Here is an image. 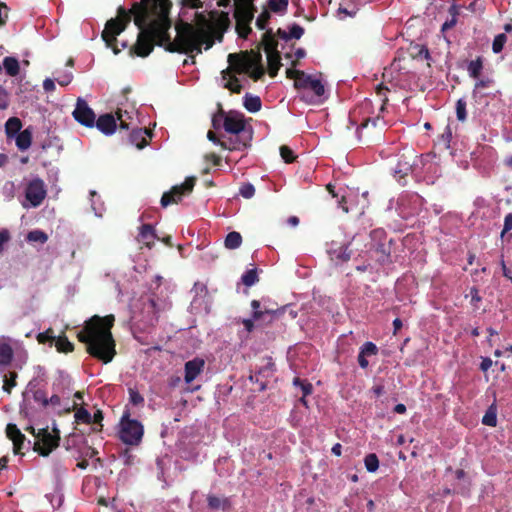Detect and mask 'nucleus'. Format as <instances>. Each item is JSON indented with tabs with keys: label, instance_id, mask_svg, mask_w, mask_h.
<instances>
[{
	"label": "nucleus",
	"instance_id": "nucleus-1",
	"mask_svg": "<svg viewBox=\"0 0 512 512\" xmlns=\"http://www.w3.org/2000/svg\"><path fill=\"white\" fill-rule=\"evenodd\" d=\"M171 6L170 0H142L134 3L129 10L119 6L117 16L106 22L101 34L102 39L114 54L120 53L116 37L126 29L131 17L134 16V24L138 27L139 33L129 54L145 58L154 50L155 45L163 46L167 51L169 44L175 43L169 35Z\"/></svg>",
	"mask_w": 512,
	"mask_h": 512
},
{
	"label": "nucleus",
	"instance_id": "nucleus-2",
	"mask_svg": "<svg viewBox=\"0 0 512 512\" xmlns=\"http://www.w3.org/2000/svg\"><path fill=\"white\" fill-rule=\"evenodd\" d=\"M114 322L112 314L104 317L94 315L77 334L78 340L86 344L87 352L104 364L110 363L116 355V344L111 332Z\"/></svg>",
	"mask_w": 512,
	"mask_h": 512
},
{
	"label": "nucleus",
	"instance_id": "nucleus-3",
	"mask_svg": "<svg viewBox=\"0 0 512 512\" xmlns=\"http://www.w3.org/2000/svg\"><path fill=\"white\" fill-rule=\"evenodd\" d=\"M212 34V31H194L192 26L187 24L178 33L175 43L169 44L167 51L185 54L196 52L199 54L202 52V45H205V49H210L214 45Z\"/></svg>",
	"mask_w": 512,
	"mask_h": 512
},
{
	"label": "nucleus",
	"instance_id": "nucleus-4",
	"mask_svg": "<svg viewBox=\"0 0 512 512\" xmlns=\"http://www.w3.org/2000/svg\"><path fill=\"white\" fill-rule=\"evenodd\" d=\"M129 409H125L119 422V439L126 445L137 446L144 434V427L140 421L130 418Z\"/></svg>",
	"mask_w": 512,
	"mask_h": 512
},
{
	"label": "nucleus",
	"instance_id": "nucleus-5",
	"mask_svg": "<svg viewBox=\"0 0 512 512\" xmlns=\"http://www.w3.org/2000/svg\"><path fill=\"white\" fill-rule=\"evenodd\" d=\"M370 251L380 264L391 262V244L392 239H388L384 229H374L370 233Z\"/></svg>",
	"mask_w": 512,
	"mask_h": 512
},
{
	"label": "nucleus",
	"instance_id": "nucleus-6",
	"mask_svg": "<svg viewBox=\"0 0 512 512\" xmlns=\"http://www.w3.org/2000/svg\"><path fill=\"white\" fill-rule=\"evenodd\" d=\"M60 432L57 428L51 433L48 428L39 429L36 434V441L33 450L40 456L47 457L54 449L59 446Z\"/></svg>",
	"mask_w": 512,
	"mask_h": 512
},
{
	"label": "nucleus",
	"instance_id": "nucleus-7",
	"mask_svg": "<svg viewBox=\"0 0 512 512\" xmlns=\"http://www.w3.org/2000/svg\"><path fill=\"white\" fill-rule=\"evenodd\" d=\"M196 183L195 177H188L181 185H175L170 191L163 193L161 197V206L167 207L170 204H178L184 195L192 192Z\"/></svg>",
	"mask_w": 512,
	"mask_h": 512
},
{
	"label": "nucleus",
	"instance_id": "nucleus-8",
	"mask_svg": "<svg viewBox=\"0 0 512 512\" xmlns=\"http://www.w3.org/2000/svg\"><path fill=\"white\" fill-rule=\"evenodd\" d=\"M47 190L45 183L40 178L32 179L26 186L25 197L32 207H38L46 198Z\"/></svg>",
	"mask_w": 512,
	"mask_h": 512
},
{
	"label": "nucleus",
	"instance_id": "nucleus-9",
	"mask_svg": "<svg viewBox=\"0 0 512 512\" xmlns=\"http://www.w3.org/2000/svg\"><path fill=\"white\" fill-rule=\"evenodd\" d=\"M74 119L81 125L92 128L95 125L96 115L87 102L78 98L74 111L72 112Z\"/></svg>",
	"mask_w": 512,
	"mask_h": 512
},
{
	"label": "nucleus",
	"instance_id": "nucleus-10",
	"mask_svg": "<svg viewBox=\"0 0 512 512\" xmlns=\"http://www.w3.org/2000/svg\"><path fill=\"white\" fill-rule=\"evenodd\" d=\"M295 88L298 90L303 89L313 92V95L308 100L311 103L314 102V97L320 98L325 93V87L321 80L316 79L313 76L308 75L306 73L303 75L302 78H299V80L297 81V86H295Z\"/></svg>",
	"mask_w": 512,
	"mask_h": 512
},
{
	"label": "nucleus",
	"instance_id": "nucleus-11",
	"mask_svg": "<svg viewBox=\"0 0 512 512\" xmlns=\"http://www.w3.org/2000/svg\"><path fill=\"white\" fill-rule=\"evenodd\" d=\"M253 54L245 51L241 53H230L228 55V63L231 69L237 74H242L250 71Z\"/></svg>",
	"mask_w": 512,
	"mask_h": 512
},
{
	"label": "nucleus",
	"instance_id": "nucleus-12",
	"mask_svg": "<svg viewBox=\"0 0 512 512\" xmlns=\"http://www.w3.org/2000/svg\"><path fill=\"white\" fill-rule=\"evenodd\" d=\"M244 115L237 111H229L224 118L223 128L227 133L240 134L245 131Z\"/></svg>",
	"mask_w": 512,
	"mask_h": 512
},
{
	"label": "nucleus",
	"instance_id": "nucleus-13",
	"mask_svg": "<svg viewBox=\"0 0 512 512\" xmlns=\"http://www.w3.org/2000/svg\"><path fill=\"white\" fill-rule=\"evenodd\" d=\"M255 11L253 2L235 3L234 17L237 24H251Z\"/></svg>",
	"mask_w": 512,
	"mask_h": 512
},
{
	"label": "nucleus",
	"instance_id": "nucleus-14",
	"mask_svg": "<svg viewBox=\"0 0 512 512\" xmlns=\"http://www.w3.org/2000/svg\"><path fill=\"white\" fill-rule=\"evenodd\" d=\"M212 23V32H218L220 34L219 41L222 40L223 32L228 28L230 24L229 16L227 12L213 10L209 12Z\"/></svg>",
	"mask_w": 512,
	"mask_h": 512
},
{
	"label": "nucleus",
	"instance_id": "nucleus-15",
	"mask_svg": "<svg viewBox=\"0 0 512 512\" xmlns=\"http://www.w3.org/2000/svg\"><path fill=\"white\" fill-rule=\"evenodd\" d=\"M205 361L202 358L196 357L185 363L184 366V380L187 384L193 382L204 370Z\"/></svg>",
	"mask_w": 512,
	"mask_h": 512
},
{
	"label": "nucleus",
	"instance_id": "nucleus-16",
	"mask_svg": "<svg viewBox=\"0 0 512 512\" xmlns=\"http://www.w3.org/2000/svg\"><path fill=\"white\" fill-rule=\"evenodd\" d=\"M6 435L13 442V452L18 455L25 444L26 437L16 424L9 423L6 426Z\"/></svg>",
	"mask_w": 512,
	"mask_h": 512
},
{
	"label": "nucleus",
	"instance_id": "nucleus-17",
	"mask_svg": "<svg viewBox=\"0 0 512 512\" xmlns=\"http://www.w3.org/2000/svg\"><path fill=\"white\" fill-rule=\"evenodd\" d=\"M94 126H96L97 129L101 131L103 134L112 135L117 128V122L112 114L106 113L100 115L97 120L95 119Z\"/></svg>",
	"mask_w": 512,
	"mask_h": 512
},
{
	"label": "nucleus",
	"instance_id": "nucleus-18",
	"mask_svg": "<svg viewBox=\"0 0 512 512\" xmlns=\"http://www.w3.org/2000/svg\"><path fill=\"white\" fill-rule=\"evenodd\" d=\"M148 138H151V133L146 128H133L129 134V142L138 149H143L148 145Z\"/></svg>",
	"mask_w": 512,
	"mask_h": 512
},
{
	"label": "nucleus",
	"instance_id": "nucleus-19",
	"mask_svg": "<svg viewBox=\"0 0 512 512\" xmlns=\"http://www.w3.org/2000/svg\"><path fill=\"white\" fill-rule=\"evenodd\" d=\"M251 53L253 54V59L251 62V69L247 73L254 81H258L265 74V69L262 64V55L260 52H254L253 50Z\"/></svg>",
	"mask_w": 512,
	"mask_h": 512
},
{
	"label": "nucleus",
	"instance_id": "nucleus-20",
	"mask_svg": "<svg viewBox=\"0 0 512 512\" xmlns=\"http://www.w3.org/2000/svg\"><path fill=\"white\" fill-rule=\"evenodd\" d=\"M159 239L156 232L151 224H143L140 227L138 235V241L144 244L146 247L151 248L154 245V241Z\"/></svg>",
	"mask_w": 512,
	"mask_h": 512
},
{
	"label": "nucleus",
	"instance_id": "nucleus-21",
	"mask_svg": "<svg viewBox=\"0 0 512 512\" xmlns=\"http://www.w3.org/2000/svg\"><path fill=\"white\" fill-rule=\"evenodd\" d=\"M252 307V318L256 321H259L261 318H269V322H273V320L278 316V310H264L260 309L261 304L258 300L251 301Z\"/></svg>",
	"mask_w": 512,
	"mask_h": 512
},
{
	"label": "nucleus",
	"instance_id": "nucleus-22",
	"mask_svg": "<svg viewBox=\"0 0 512 512\" xmlns=\"http://www.w3.org/2000/svg\"><path fill=\"white\" fill-rule=\"evenodd\" d=\"M252 307V318L256 321H259L261 318H269V322H273V320L278 316V310H264L260 309L261 304L258 300L251 301Z\"/></svg>",
	"mask_w": 512,
	"mask_h": 512
},
{
	"label": "nucleus",
	"instance_id": "nucleus-23",
	"mask_svg": "<svg viewBox=\"0 0 512 512\" xmlns=\"http://www.w3.org/2000/svg\"><path fill=\"white\" fill-rule=\"evenodd\" d=\"M264 51L268 53H278V41L275 39L272 29H267L263 34L261 42Z\"/></svg>",
	"mask_w": 512,
	"mask_h": 512
},
{
	"label": "nucleus",
	"instance_id": "nucleus-24",
	"mask_svg": "<svg viewBox=\"0 0 512 512\" xmlns=\"http://www.w3.org/2000/svg\"><path fill=\"white\" fill-rule=\"evenodd\" d=\"M370 125L374 129L379 127V132H381L383 130L385 122H384V120L382 118H380V116H377L375 118H366V119H364L362 121V123L357 127V136H358L359 140H361V138H362V131L364 129H368L370 127Z\"/></svg>",
	"mask_w": 512,
	"mask_h": 512
},
{
	"label": "nucleus",
	"instance_id": "nucleus-25",
	"mask_svg": "<svg viewBox=\"0 0 512 512\" xmlns=\"http://www.w3.org/2000/svg\"><path fill=\"white\" fill-rule=\"evenodd\" d=\"M359 9L360 7L356 0H342L339 4L338 13L354 17L358 13Z\"/></svg>",
	"mask_w": 512,
	"mask_h": 512
},
{
	"label": "nucleus",
	"instance_id": "nucleus-26",
	"mask_svg": "<svg viewBox=\"0 0 512 512\" xmlns=\"http://www.w3.org/2000/svg\"><path fill=\"white\" fill-rule=\"evenodd\" d=\"M32 144V132L27 128L16 136V146L20 151L27 150Z\"/></svg>",
	"mask_w": 512,
	"mask_h": 512
},
{
	"label": "nucleus",
	"instance_id": "nucleus-27",
	"mask_svg": "<svg viewBox=\"0 0 512 512\" xmlns=\"http://www.w3.org/2000/svg\"><path fill=\"white\" fill-rule=\"evenodd\" d=\"M243 105L247 111L251 113H256L260 111L262 107V102L259 96H253L249 93H246V95L243 98Z\"/></svg>",
	"mask_w": 512,
	"mask_h": 512
},
{
	"label": "nucleus",
	"instance_id": "nucleus-28",
	"mask_svg": "<svg viewBox=\"0 0 512 512\" xmlns=\"http://www.w3.org/2000/svg\"><path fill=\"white\" fill-rule=\"evenodd\" d=\"M267 62H268V73L270 77H275L281 67V57L280 53H268L267 54Z\"/></svg>",
	"mask_w": 512,
	"mask_h": 512
},
{
	"label": "nucleus",
	"instance_id": "nucleus-29",
	"mask_svg": "<svg viewBox=\"0 0 512 512\" xmlns=\"http://www.w3.org/2000/svg\"><path fill=\"white\" fill-rule=\"evenodd\" d=\"M22 122L17 117L9 118L5 123V132L8 138H12L21 132Z\"/></svg>",
	"mask_w": 512,
	"mask_h": 512
},
{
	"label": "nucleus",
	"instance_id": "nucleus-30",
	"mask_svg": "<svg viewBox=\"0 0 512 512\" xmlns=\"http://www.w3.org/2000/svg\"><path fill=\"white\" fill-rule=\"evenodd\" d=\"M207 138L213 142L214 144L220 145L223 149L228 150H240V143L233 141L232 139L229 142L220 141L217 135L213 131H208Z\"/></svg>",
	"mask_w": 512,
	"mask_h": 512
},
{
	"label": "nucleus",
	"instance_id": "nucleus-31",
	"mask_svg": "<svg viewBox=\"0 0 512 512\" xmlns=\"http://www.w3.org/2000/svg\"><path fill=\"white\" fill-rule=\"evenodd\" d=\"M54 345L59 353H70L74 350V344L68 340L65 334L56 337Z\"/></svg>",
	"mask_w": 512,
	"mask_h": 512
},
{
	"label": "nucleus",
	"instance_id": "nucleus-32",
	"mask_svg": "<svg viewBox=\"0 0 512 512\" xmlns=\"http://www.w3.org/2000/svg\"><path fill=\"white\" fill-rule=\"evenodd\" d=\"M3 66L6 73L11 77L17 76L20 72L19 62L15 57H5L3 60Z\"/></svg>",
	"mask_w": 512,
	"mask_h": 512
},
{
	"label": "nucleus",
	"instance_id": "nucleus-33",
	"mask_svg": "<svg viewBox=\"0 0 512 512\" xmlns=\"http://www.w3.org/2000/svg\"><path fill=\"white\" fill-rule=\"evenodd\" d=\"M13 349L8 343H0V366H7L12 362Z\"/></svg>",
	"mask_w": 512,
	"mask_h": 512
},
{
	"label": "nucleus",
	"instance_id": "nucleus-34",
	"mask_svg": "<svg viewBox=\"0 0 512 512\" xmlns=\"http://www.w3.org/2000/svg\"><path fill=\"white\" fill-rule=\"evenodd\" d=\"M242 236L239 232L232 231L227 234L224 245L227 249L234 250L241 246Z\"/></svg>",
	"mask_w": 512,
	"mask_h": 512
},
{
	"label": "nucleus",
	"instance_id": "nucleus-35",
	"mask_svg": "<svg viewBox=\"0 0 512 512\" xmlns=\"http://www.w3.org/2000/svg\"><path fill=\"white\" fill-rule=\"evenodd\" d=\"M483 69L482 57H477L475 60H471L468 64L467 71L471 78L478 79Z\"/></svg>",
	"mask_w": 512,
	"mask_h": 512
},
{
	"label": "nucleus",
	"instance_id": "nucleus-36",
	"mask_svg": "<svg viewBox=\"0 0 512 512\" xmlns=\"http://www.w3.org/2000/svg\"><path fill=\"white\" fill-rule=\"evenodd\" d=\"M207 503H208V507L211 510H219V509L224 510L226 508V506L229 504V501L227 498H220L215 495H208Z\"/></svg>",
	"mask_w": 512,
	"mask_h": 512
},
{
	"label": "nucleus",
	"instance_id": "nucleus-37",
	"mask_svg": "<svg viewBox=\"0 0 512 512\" xmlns=\"http://www.w3.org/2000/svg\"><path fill=\"white\" fill-rule=\"evenodd\" d=\"M195 20L198 26L196 31H212L211 18H207L203 12L196 13Z\"/></svg>",
	"mask_w": 512,
	"mask_h": 512
},
{
	"label": "nucleus",
	"instance_id": "nucleus-38",
	"mask_svg": "<svg viewBox=\"0 0 512 512\" xmlns=\"http://www.w3.org/2000/svg\"><path fill=\"white\" fill-rule=\"evenodd\" d=\"M449 14H450L451 18L446 20L443 23V25L441 27V32H445V31L453 28L456 25V23H457V17L459 15V11H458V8L455 5L450 6Z\"/></svg>",
	"mask_w": 512,
	"mask_h": 512
},
{
	"label": "nucleus",
	"instance_id": "nucleus-39",
	"mask_svg": "<svg viewBox=\"0 0 512 512\" xmlns=\"http://www.w3.org/2000/svg\"><path fill=\"white\" fill-rule=\"evenodd\" d=\"M289 0H269L268 7L274 13L284 14L287 11Z\"/></svg>",
	"mask_w": 512,
	"mask_h": 512
},
{
	"label": "nucleus",
	"instance_id": "nucleus-40",
	"mask_svg": "<svg viewBox=\"0 0 512 512\" xmlns=\"http://www.w3.org/2000/svg\"><path fill=\"white\" fill-rule=\"evenodd\" d=\"M482 423L486 426L495 427L497 425V413L494 405L490 406L482 418Z\"/></svg>",
	"mask_w": 512,
	"mask_h": 512
},
{
	"label": "nucleus",
	"instance_id": "nucleus-41",
	"mask_svg": "<svg viewBox=\"0 0 512 512\" xmlns=\"http://www.w3.org/2000/svg\"><path fill=\"white\" fill-rule=\"evenodd\" d=\"M115 115L116 122H119L120 129H130V123L128 122V119H131V116L127 111H123L122 109L118 108L115 112Z\"/></svg>",
	"mask_w": 512,
	"mask_h": 512
},
{
	"label": "nucleus",
	"instance_id": "nucleus-42",
	"mask_svg": "<svg viewBox=\"0 0 512 512\" xmlns=\"http://www.w3.org/2000/svg\"><path fill=\"white\" fill-rule=\"evenodd\" d=\"M75 421L77 423L91 424L92 415L84 407L77 408L75 411Z\"/></svg>",
	"mask_w": 512,
	"mask_h": 512
},
{
	"label": "nucleus",
	"instance_id": "nucleus-43",
	"mask_svg": "<svg viewBox=\"0 0 512 512\" xmlns=\"http://www.w3.org/2000/svg\"><path fill=\"white\" fill-rule=\"evenodd\" d=\"M293 384L295 387H299L301 389L302 395L307 397L313 391V386L307 380H302L299 377H295L293 380Z\"/></svg>",
	"mask_w": 512,
	"mask_h": 512
},
{
	"label": "nucleus",
	"instance_id": "nucleus-44",
	"mask_svg": "<svg viewBox=\"0 0 512 512\" xmlns=\"http://www.w3.org/2000/svg\"><path fill=\"white\" fill-rule=\"evenodd\" d=\"M241 280H242V283L245 286H247V287H250V286L254 285L259 280L258 274H257V270L256 269H249V270H247L242 275Z\"/></svg>",
	"mask_w": 512,
	"mask_h": 512
},
{
	"label": "nucleus",
	"instance_id": "nucleus-45",
	"mask_svg": "<svg viewBox=\"0 0 512 512\" xmlns=\"http://www.w3.org/2000/svg\"><path fill=\"white\" fill-rule=\"evenodd\" d=\"M26 238L29 242H38L44 244L48 240V235L42 230H33L27 234Z\"/></svg>",
	"mask_w": 512,
	"mask_h": 512
},
{
	"label": "nucleus",
	"instance_id": "nucleus-46",
	"mask_svg": "<svg viewBox=\"0 0 512 512\" xmlns=\"http://www.w3.org/2000/svg\"><path fill=\"white\" fill-rule=\"evenodd\" d=\"M364 464L369 472H375L379 467V460L376 454L371 453L366 455L364 459Z\"/></svg>",
	"mask_w": 512,
	"mask_h": 512
},
{
	"label": "nucleus",
	"instance_id": "nucleus-47",
	"mask_svg": "<svg viewBox=\"0 0 512 512\" xmlns=\"http://www.w3.org/2000/svg\"><path fill=\"white\" fill-rule=\"evenodd\" d=\"M55 338L56 336H54L52 328H48L46 331L41 332L37 335V341L40 344L50 342V346L54 344Z\"/></svg>",
	"mask_w": 512,
	"mask_h": 512
},
{
	"label": "nucleus",
	"instance_id": "nucleus-48",
	"mask_svg": "<svg viewBox=\"0 0 512 512\" xmlns=\"http://www.w3.org/2000/svg\"><path fill=\"white\" fill-rule=\"evenodd\" d=\"M129 401L134 406H143L144 405V397L134 388H129Z\"/></svg>",
	"mask_w": 512,
	"mask_h": 512
},
{
	"label": "nucleus",
	"instance_id": "nucleus-49",
	"mask_svg": "<svg viewBox=\"0 0 512 512\" xmlns=\"http://www.w3.org/2000/svg\"><path fill=\"white\" fill-rule=\"evenodd\" d=\"M506 41H507V37L503 33L498 34L497 36H495V38L493 40V43H492V50H493V52L494 53H500L503 50Z\"/></svg>",
	"mask_w": 512,
	"mask_h": 512
},
{
	"label": "nucleus",
	"instance_id": "nucleus-50",
	"mask_svg": "<svg viewBox=\"0 0 512 512\" xmlns=\"http://www.w3.org/2000/svg\"><path fill=\"white\" fill-rule=\"evenodd\" d=\"M456 116L461 122L465 121L467 118L466 101L464 99H459L456 102Z\"/></svg>",
	"mask_w": 512,
	"mask_h": 512
},
{
	"label": "nucleus",
	"instance_id": "nucleus-51",
	"mask_svg": "<svg viewBox=\"0 0 512 512\" xmlns=\"http://www.w3.org/2000/svg\"><path fill=\"white\" fill-rule=\"evenodd\" d=\"M389 88L385 86L383 83H380L376 86V94L381 98L382 105L380 110L383 111L385 109V105L388 102L387 92Z\"/></svg>",
	"mask_w": 512,
	"mask_h": 512
},
{
	"label": "nucleus",
	"instance_id": "nucleus-52",
	"mask_svg": "<svg viewBox=\"0 0 512 512\" xmlns=\"http://www.w3.org/2000/svg\"><path fill=\"white\" fill-rule=\"evenodd\" d=\"M360 352L365 356H374L378 353V347L373 342L367 341L361 346Z\"/></svg>",
	"mask_w": 512,
	"mask_h": 512
},
{
	"label": "nucleus",
	"instance_id": "nucleus-53",
	"mask_svg": "<svg viewBox=\"0 0 512 512\" xmlns=\"http://www.w3.org/2000/svg\"><path fill=\"white\" fill-rule=\"evenodd\" d=\"M224 87L226 89H229L231 92L237 94H239L243 88L242 85L239 83L238 78L235 76L231 77L230 80L224 84Z\"/></svg>",
	"mask_w": 512,
	"mask_h": 512
},
{
	"label": "nucleus",
	"instance_id": "nucleus-54",
	"mask_svg": "<svg viewBox=\"0 0 512 512\" xmlns=\"http://www.w3.org/2000/svg\"><path fill=\"white\" fill-rule=\"evenodd\" d=\"M280 155L286 163H292L296 158L292 149L286 145L280 147Z\"/></svg>",
	"mask_w": 512,
	"mask_h": 512
},
{
	"label": "nucleus",
	"instance_id": "nucleus-55",
	"mask_svg": "<svg viewBox=\"0 0 512 512\" xmlns=\"http://www.w3.org/2000/svg\"><path fill=\"white\" fill-rule=\"evenodd\" d=\"M270 12L268 10H264L260 13V15L256 19V26L260 30L266 29V26L270 19Z\"/></svg>",
	"mask_w": 512,
	"mask_h": 512
},
{
	"label": "nucleus",
	"instance_id": "nucleus-56",
	"mask_svg": "<svg viewBox=\"0 0 512 512\" xmlns=\"http://www.w3.org/2000/svg\"><path fill=\"white\" fill-rule=\"evenodd\" d=\"M33 399L35 402L40 403L44 408L48 406L47 393L42 389H37L33 392Z\"/></svg>",
	"mask_w": 512,
	"mask_h": 512
},
{
	"label": "nucleus",
	"instance_id": "nucleus-57",
	"mask_svg": "<svg viewBox=\"0 0 512 512\" xmlns=\"http://www.w3.org/2000/svg\"><path fill=\"white\" fill-rule=\"evenodd\" d=\"M239 194L246 199H250L255 194V187L251 183H244L239 189Z\"/></svg>",
	"mask_w": 512,
	"mask_h": 512
},
{
	"label": "nucleus",
	"instance_id": "nucleus-58",
	"mask_svg": "<svg viewBox=\"0 0 512 512\" xmlns=\"http://www.w3.org/2000/svg\"><path fill=\"white\" fill-rule=\"evenodd\" d=\"M16 378H17L16 372H10L9 378L5 377L4 384H3V390L5 392L11 393L12 388L16 386Z\"/></svg>",
	"mask_w": 512,
	"mask_h": 512
},
{
	"label": "nucleus",
	"instance_id": "nucleus-59",
	"mask_svg": "<svg viewBox=\"0 0 512 512\" xmlns=\"http://www.w3.org/2000/svg\"><path fill=\"white\" fill-rule=\"evenodd\" d=\"M104 419L103 412L98 409L92 416V423H94L96 426L93 428V431L100 432L103 429L102 421Z\"/></svg>",
	"mask_w": 512,
	"mask_h": 512
},
{
	"label": "nucleus",
	"instance_id": "nucleus-60",
	"mask_svg": "<svg viewBox=\"0 0 512 512\" xmlns=\"http://www.w3.org/2000/svg\"><path fill=\"white\" fill-rule=\"evenodd\" d=\"M226 115L227 113H225L222 109L213 115L212 126L214 129H219L223 126L224 118H226Z\"/></svg>",
	"mask_w": 512,
	"mask_h": 512
},
{
	"label": "nucleus",
	"instance_id": "nucleus-61",
	"mask_svg": "<svg viewBox=\"0 0 512 512\" xmlns=\"http://www.w3.org/2000/svg\"><path fill=\"white\" fill-rule=\"evenodd\" d=\"M289 40L290 39H300L304 34V28L296 23H294L288 32Z\"/></svg>",
	"mask_w": 512,
	"mask_h": 512
},
{
	"label": "nucleus",
	"instance_id": "nucleus-62",
	"mask_svg": "<svg viewBox=\"0 0 512 512\" xmlns=\"http://www.w3.org/2000/svg\"><path fill=\"white\" fill-rule=\"evenodd\" d=\"M294 68L295 67L286 69V77L289 79H294V86H297V81L299 80V78L303 77L305 72Z\"/></svg>",
	"mask_w": 512,
	"mask_h": 512
},
{
	"label": "nucleus",
	"instance_id": "nucleus-63",
	"mask_svg": "<svg viewBox=\"0 0 512 512\" xmlns=\"http://www.w3.org/2000/svg\"><path fill=\"white\" fill-rule=\"evenodd\" d=\"M236 31L239 37L246 39L248 35L252 32L250 24H237L236 23Z\"/></svg>",
	"mask_w": 512,
	"mask_h": 512
},
{
	"label": "nucleus",
	"instance_id": "nucleus-64",
	"mask_svg": "<svg viewBox=\"0 0 512 512\" xmlns=\"http://www.w3.org/2000/svg\"><path fill=\"white\" fill-rule=\"evenodd\" d=\"M493 83L494 80L488 77L478 79V81L475 83L473 92L475 93L478 89L490 87Z\"/></svg>",
	"mask_w": 512,
	"mask_h": 512
}]
</instances>
